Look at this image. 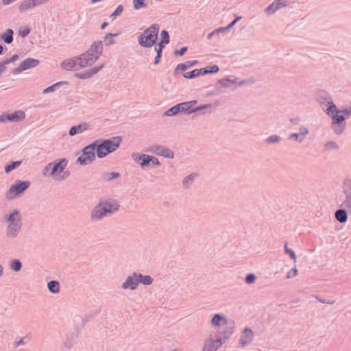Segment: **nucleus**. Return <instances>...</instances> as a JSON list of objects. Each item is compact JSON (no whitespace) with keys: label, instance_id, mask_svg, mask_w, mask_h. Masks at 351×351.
I'll return each mask as SVG.
<instances>
[{"label":"nucleus","instance_id":"f257e3e1","mask_svg":"<svg viewBox=\"0 0 351 351\" xmlns=\"http://www.w3.org/2000/svg\"><path fill=\"white\" fill-rule=\"evenodd\" d=\"M326 112L332 119L333 130L335 133L341 134L345 129V124H341L346 118L351 115V107L343 110H337L336 106L330 104L329 107L326 110Z\"/></svg>","mask_w":351,"mask_h":351},{"label":"nucleus","instance_id":"f03ea898","mask_svg":"<svg viewBox=\"0 0 351 351\" xmlns=\"http://www.w3.org/2000/svg\"><path fill=\"white\" fill-rule=\"evenodd\" d=\"M67 165L66 160H62L58 162L49 163L43 170L45 176H52L56 180H62L69 176V172L65 171Z\"/></svg>","mask_w":351,"mask_h":351},{"label":"nucleus","instance_id":"7ed1b4c3","mask_svg":"<svg viewBox=\"0 0 351 351\" xmlns=\"http://www.w3.org/2000/svg\"><path fill=\"white\" fill-rule=\"evenodd\" d=\"M119 208V204L114 200L100 202L92 210L91 219L93 220L101 219L106 215L117 211Z\"/></svg>","mask_w":351,"mask_h":351},{"label":"nucleus","instance_id":"20e7f679","mask_svg":"<svg viewBox=\"0 0 351 351\" xmlns=\"http://www.w3.org/2000/svg\"><path fill=\"white\" fill-rule=\"evenodd\" d=\"M121 138L114 137L110 140H105L96 145V154L99 158H103L109 153L115 151L119 146Z\"/></svg>","mask_w":351,"mask_h":351},{"label":"nucleus","instance_id":"39448f33","mask_svg":"<svg viewBox=\"0 0 351 351\" xmlns=\"http://www.w3.org/2000/svg\"><path fill=\"white\" fill-rule=\"evenodd\" d=\"M159 26L153 25L145 29L143 35L139 38V44L145 47H152L158 38Z\"/></svg>","mask_w":351,"mask_h":351},{"label":"nucleus","instance_id":"423d86ee","mask_svg":"<svg viewBox=\"0 0 351 351\" xmlns=\"http://www.w3.org/2000/svg\"><path fill=\"white\" fill-rule=\"evenodd\" d=\"M96 144L86 146L83 149L82 154L78 158L77 161L83 165L90 163L95 158Z\"/></svg>","mask_w":351,"mask_h":351},{"label":"nucleus","instance_id":"0eeeda50","mask_svg":"<svg viewBox=\"0 0 351 351\" xmlns=\"http://www.w3.org/2000/svg\"><path fill=\"white\" fill-rule=\"evenodd\" d=\"M29 186L28 182L16 181L10 189L8 192L7 197L9 199L13 198L27 189Z\"/></svg>","mask_w":351,"mask_h":351},{"label":"nucleus","instance_id":"6e6552de","mask_svg":"<svg viewBox=\"0 0 351 351\" xmlns=\"http://www.w3.org/2000/svg\"><path fill=\"white\" fill-rule=\"evenodd\" d=\"M221 339L210 335L204 342L202 351H217L221 346Z\"/></svg>","mask_w":351,"mask_h":351},{"label":"nucleus","instance_id":"1a4fd4ad","mask_svg":"<svg viewBox=\"0 0 351 351\" xmlns=\"http://www.w3.org/2000/svg\"><path fill=\"white\" fill-rule=\"evenodd\" d=\"M8 228L12 234L16 232L21 227L20 217L17 210L13 211L8 218Z\"/></svg>","mask_w":351,"mask_h":351},{"label":"nucleus","instance_id":"9d476101","mask_svg":"<svg viewBox=\"0 0 351 351\" xmlns=\"http://www.w3.org/2000/svg\"><path fill=\"white\" fill-rule=\"evenodd\" d=\"M77 65L79 69L92 65L96 60L95 58H93L89 53H85L77 57Z\"/></svg>","mask_w":351,"mask_h":351},{"label":"nucleus","instance_id":"9b49d317","mask_svg":"<svg viewBox=\"0 0 351 351\" xmlns=\"http://www.w3.org/2000/svg\"><path fill=\"white\" fill-rule=\"evenodd\" d=\"M103 45L101 41L95 42L90 47L89 50L86 52L89 53L93 58H95L97 60L102 53Z\"/></svg>","mask_w":351,"mask_h":351},{"label":"nucleus","instance_id":"f8f14e48","mask_svg":"<svg viewBox=\"0 0 351 351\" xmlns=\"http://www.w3.org/2000/svg\"><path fill=\"white\" fill-rule=\"evenodd\" d=\"M39 64V61L34 58H27L23 60L20 66L16 69L17 72H21L27 69L36 67Z\"/></svg>","mask_w":351,"mask_h":351},{"label":"nucleus","instance_id":"ddd939ff","mask_svg":"<svg viewBox=\"0 0 351 351\" xmlns=\"http://www.w3.org/2000/svg\"><path fill=\"white\" fill-rule=\"evenodd\" d=\"M197 103V101L193 100L188 102H183L179 104L180 111L185 112L187 113H191L199 110L204 108L206 106H199L196 108H192V107Z\"/></svg>","mask_w":351,"mask_h":351},{"label":"nucleus","instance_id":"4468645a","mask_svg":"<svg viewBox=\"0 0 351 351\" xmlns=\"http://www.w3.org/2000/svg\"><path fill=\"white\" fill-rule=\"evenodd\" d=\"M139 283V278L138 274H134L132 276H128L125 282L123 284L122 287L125 289H135Z\"/></svg>","mask_w":351,"mask_h":351},{"label":"nucleus","instance_id":"2eb2a0df","mask_svg":"<svg viewBox=\"0 0 351 351\" xmlns=\"http://www.w3.org/2000/svg\"><path fill=\"white\" fill-rule=\"evenodd\" d=\"M61 67L63 69L71 71V70H79V66L77 65V60L76 58H69L64 60L61 63Z\"/></svg>","mask_w":351,"mask_h":351},{"label":"nucleus","instance_id":"dca6fc26","mask_svg":"<svg viewBox=\"0 0 351 351\" xmlns=\"http://www.w3.org/2000/svg\"><path fill=\"white\" fill-rule=\"evenodd\" d=\"M211 324L213 326L221 328L225 326L227 324V319L225 317L217 314L213 317L211 320Z\"/></svg>","mask_w":351,"mask_h":351},{"label":"nucleus","instance_id":"f3484780","mask_svg":"<svg viewBox=\"0 0 351 351\" xmlns=\"http://www.w3.org/2000/svg\"><path fill=\"white\" fill-rule=\"evenodd\" d=\"M286 3L281 2L280 0L274 1L270 5H269L265 11L268 14H271L280 8L285 7Z\"/></svg>","mask_w":351,"mask_h":351},{"label":"nucleus","instance_id":"a211bd4d","mask_svg":"<svg viewBox=\"0 0 351 351\" xmlns=\"http://www.w3.org/2000/svg\"><path fill=\"white\" fill-rule=\"evenodd\" d=\"M253 339V333L250 329L246 328L243 331L241 337V343L243 346H245L250 343Z\"/></svg>","mask_w":351,"mask_h":351},{"label":"nucleus","instance_id":"6ab92c4d","mask_svg":"<svg viewBox=\"0 0 351 351\" xmlns=\"http://www.w3.org/2000/svg\"><path fill=\"white\" fill-rule=\"evenodd\" d=\"M25 117V114L23 111H16L12 114H8L9 121H19L23 120Z\"/></svg>","mask_w":351,"mask_h":351},{"label":"nucleus","instance_id":"aec40b11","mask_svg":"<svg viewBox=\"0 0 351 351\" xmlns=\"http://www.w3.org/2000/svg\"><path fill=\"white\" fill-rule=\"evenodd\" d=\"M101 66L95 67V68L90 69L88 71H86L84 73H77V74H76V77L78 78H80V79L89 78V77H92L93 75H95V73H97L101 69Z\"/></svg>","mask_w":351,"mask_h":351},{"label":"nucleus","instance_id":"412c9836","mask_svg":"<svg viewBox=\"0 0 351 351\" xmlns=\"http://www.w3.org/2000/svg\"><path fill=\"white\" fill-rule=\"evenodd\" d=\"M36 6L34 0H24L21 3L19 6V10L21 12H25L28 9L32 8Z\"/></svg>","mask_w":351,"mask_h":351},{"label":"nucleus","instance_id":"4be33fe9","mask_svg":"<svg viewBox=\"0 0 351 351\" xmlns=\"http://www.w3.org/2000/svg\"><path fill=\"white\" fill-rule=\"evenodd\" d=\"M139 160H142V162H141V166H145L148 165L150 162H152L153 164L158 165L159 162L157 158L149 156L147 155H143L139 158Z\"/></svg>","mask_w":351,"mask_h":351},{"label":"nucleus","instance_id":"5701e85b","mask_svg":"<svg viewBox=\"0 0 351 351\" xmlns=\"http://www.w3.org/2000/svg\"><path fill=\"white\" fill-rule=\"evenodd\" d=\"M205 75V71L200 69H195L191 72H187L184 74V77L186 79H192L197 76L204 75Z\"/></svg>","mask_w":351,"mask_h":351},{"label":"nucleus","instance_id":"b1692460","mask_svg":"<svg viewBox=\"0 0 351 351\" xmlns=\"http://www.w3.org/2000/svg\"><path fill=\"white\" fill-rule=\"evenodd\" d=\"M87 129L86 124H80L77 126L72 127L69 130V134L73 136L76 134L82 133Z\"/></svg>","mask_w":351,"mask_h":351},{"label":"nucleus","instance_id":"393cba45","mask_svg":"<svg viewBox=\"0 0 351 351\" xmlns=\"http://www.w3.org/2000/svg\"><path fill=\"white\" fill-rule=\"evenodd\" d=\"M336 219L341 223L346 222L347 220V214L344 210H338L335 213Z\"/></svg>","mask_w":351,"mask_h":351},{"label":"nucleus","instance_id":"a878e982","mask_svg":"<svg viewBox=\"0 0 351 351\" xmlns=\"http://www.w3.org/2000/svg\"><path fill=\"white\" fill-rule=\"evenodd\" d=\"M13 31L12 29H8L3 35L1 38L6 43H10L13 40Z\"/></svg>","mask_w":351,"mask_h":351},{"label":"nucleus","instance_id":"bb28decb","mask_svg":"<svg viewBox=\"0 0 351 351\" xmlns=\"http://www.w3.org/2000/svg\"><path fill=\"white\" fill-rule=\"evenodd\" d=\"M48 289L52 293H58L60 290V285L57 281H50L47 285Z\"/></svg>","mask_w":351,"mask_h":351},{"label":"nucleus","instance_id":"cd10ccee","mask_svg":"<svg viewBox=\"0 0 351 351\" xmlns=\"http://www.w3.org/2000/svg\"><path fill=\"white\" fill-rule=\"evenodd\" d=\"M138 278H139V282H141L143 285H149L152 284L153 280L149 276H143L141 274H138Z\"/></svg>","mask_w":351,"mask_h":351},{"label":"nucleus","instance_id":"c85d7f7f","mask_svg":"<svg viewBox=\"0 0 351 351\" xmlns=\"http://www.w3.org/2000/svg\"><path fill=\"white\" fill-rule=\"evenodd\" d=\"M179 112H180V106L179 104H177L171 108L170 109H169L168 110H167L165 112V114L167 116H173L178 114Z\"/></svg>","mask_w":351,"mask_h":351},{"label":"nucleus","instance_id":"c756f323","mask_svg":"<svg viewBox=\"0 0 351 351\" xmlns=\"http://www.w3.org/2000/svg\"><path fill=\"white\" fill-rule=\"evenodd\" d=\"M157 153L161 156H163L165 157H167V158H173V153L169 150V149H159L158 151L157 152Z\"/></svg>","mask_w":351,"mask_h":351},{"label":"nucleus","instance_id":"7c9ffc66","mask_svg":"<svg viewBox=\"0 0 351 351\" xmlns=\"http://www.w3.org/2000/svg\"><path fill=\"white\" fill-rule=\"evenodd\" d=\"M155 51L157 52V56L155 58L154 64H157L159 62L160 58L161 56V52L163 49L162 44H158L155 47Z\"/></svg>","mask_w":351,"mask_h":351},{"label":"nucleus","instance_id":"2f4dec72","mask_svg":"<svg viewBox=\"0 0 351 351\" xmlns=\"http://www.w3.org/2000/svg\"><path fill=\"white\" fill-rule=\"evenodd\" d=\"M117 35H118V34H108L104 38L105 44L106 45H112L114 43L113 37L117 36Z\"/></svg>","mask_w":351,"mask_h":351},{"label":"nucleus","instance_id":"473e14b6","mask_svg":"<svg viewBox=\"0 0 351 351\" xmlns=\"http://www.w3.org/2000/svg\"><path fill=\"white\" fill-rule=\"evenodd\" d=\"M343 206L351 213V191L347 195L346 199L343 202Z\"/></svg>","mask_w":351,"mask_h":351},{"label":"nucleus","instance_id":"72a5a7b5","mask_svg":"<svg viewBox=\"0 0 351 351\" xmlns=\"http://www.w3.org/2000/svg\"><path fill=\"white\" fill-rule=\"evenodd\" d=\"M161 38L162 41L159 44H162L164 47L165 44H167L169 42V36L168 32L165 30L162 31Z\"/></svg>","mask_w":351,"mask_h":351},{"label":"nucleus","instance_id":"f704fd0d","mask_svg":"<svg viewBox=\"0 0 351 351\" xmlns=\"http://www.w3.org/2000/svg\"><path fill=\"white\" fill-rule=\"evenodd\" d=\"M202 69H203L205 71V74L214 73H217L219 71V67L217 65H213L210 66H208L206 68H202Z\"/></svg>","mask_w":351,"mask_h":351},{"label":"nucleus","instance_id":"c9c22d12","mask_svg":"<svg viewBox=\"0 0 351 351\" xmlns=\"http://www.w3.org/2000/svg\"><path fill=\"white\" fill-rule=\"evenodd\" d=\"M20 164H21V162H19V161L12 162L11 164H10L5 167V172L8 173V172L11 171L12 170H13L15 168H16L17 167H19L20 165Z\"/></svg>","mask_w":351,"mask_h":351},{"label":"nucleus","instance_id":"e433bc0d","mask_svg":"<svg viewBox=\"0 0 351 351\" xmlns=\"http://www.w3.org/2000/svg\"><path fill=\"white\" fill-rule=\"evenodd\" d=\"M189 68L188 64H179L176 66L174 73L175 75L178 74L179 72L184 71Z\"/></svg>","mask_w":351,"mask_h":351},{"label":"nucleus","instance_id":"4c0bfd02","mask_svg":"<svg viewBox=\"0 0 351 351\" xmlns=\"http://www.w3.org/2000/svg\"><path fill=\"white\" fill-rule=\"evenodd\" d=\"M145 0H133L134 7L136 10H138L145 6Z\"/></svg>","mask_w":351,"mask_h":351},{"label":"nucleus","instance_id":"58836bf2","mask_svg":"<svg viewBox=\"0 0 351 351\" xmlns=\"http://www.w3.org/2000/svg\"><path fill=\"white\" fill-rule=\"evenodd\" d=\"M11 268L16 271H18L21 269V263L19 261H12V264H11Z\"/></svg>","mask_w":351,"mask_h":351},{"label":"nucleus","instance_id":"ea45409f","mask_svg":"<svg viewBox=\"0 0 351 351\" xmlns=\"http://www.w3.org/2000/svg\"><path fill=\"white\" fill-rule=\"evenodd\" d=\"M297 275H298V270L296 268H293L288 272V274L287 275V278H293V277L296 276Z\"/></svg>","mask_w":351,"mask_h":351},{"label":"nucleus","instance_id":"a19ab883","mask_svg":"<svg viewBox=\"0 0 351 351\" xmlns=\"http://www.w3.org/2000/svg\"><path fill=\"white\" fill-rule=\"evenodd\" d=\"M255 280V276L254 274H249L245 278V282L247 284L253 283Z\"/></svg>","mask_w":351,"mask_h":351},{"label":"nucleus","instance_id":"79ce46f5","mask_svg":"<svg viewBox=\"0 0 351 351\" xmlns=\"http://www.w3.org/2000/svg\"><path fill=\"white\" fill-rule=\"evenodd\" d=\"M187 48L186 47H182L180 50H176L175 51L176 55L182 56L184 54V53L186 51Z\"/></svg>","mask_w":351,"mask_h":351},{"label":"nucleus","instance_id":"37998d69","mask_svg":"<svg viewBox=\"0 0 351 351\" xmlns=\"http://www.w3.org/2000/svg\"><path fill=\"white\" fill-rule=\"evenodd\" d=\"M18 58H19V56L17 55H14L12 58H10V59L5 60L4 62H5V64H8L10 62L16 61V60H18Z\"/></svg>","mask_w":351,"mask_h":351},{"label":"nucleus","instance_id":"c03bdc74","mask_svg":"<svg viewBox=\"0 0 351 351\" xmlns=\"http://www.w3.org/2000/svg\"><path fill=\"white\" fill-rule=\"evenodd\" d=\"M279 137L278 136H271L267 139L268 143H274L278 141Z\"/></svg>","mask_w":351,"mask_h":351},{"label":"nucleus","instance_id":"a18cd8bd","mask_svg":"<svg viewBox=\"0 0 351 351\" xmlns=\"http://www.w3.org/2000/svg\"><path fill=\"white\" fill-rule=\"evenodd\" d=\"M286 253L289 254L292 259L294 260V261H296V256L294 252L291 250H287Z\"/></svg>","mask_w":351,"mask_h":351},{"label":"nucleus","instance_id":"49530a36","mask_svg":"<svg viewBox=\"0 0 351 351\" xmlns=\"http://www.w3.org/2000/svg\"><path fill=\"white\" fill-rule=\"evenodd\" d=\"M6 64H5V62H3L1 63H0V75L2 74V73H3L5 71V70L6 69Z\"/></svg>","mask_w":351,"mask_h":351},{"label":"nucleus","instance_id":"de8ad7c7","mask_svg":"<svg viewBox=\"0 0 351 351\" xmlns=\"http://www.w3.org/2000/svg\"><path fill=\"white\" fill-rule=\"evenodd\" d=\"M8 121V114H1L0 115V122H6Z\"/></svg>","mask_w":351,"mask_h":351},{"label":"nucleus","instance_id":"09e8293b","mask_svg":"<svg viewBox=\"0 0 351 351\" xmlns=\"http://www.w3.org/2000/svg\"><path fill=\"white\" fill-rule=\"evenodd\" d=\"M327 149H330L331 148L337 147V145L333 142H330L326 145Z\"/></svg>","mask_w":351,"mask_h":351},{"label":"nucleus","instance_id":"8fccbe9b","mask_svg":"<svg viewBox=\"0 0 351 351\" xmlns=\"http://www.w3.org/2000/svg\"><path fill=\"white\" fill-rule=\"evenodd\" d=\"M56 86V84L53 85V86H49L47 87V88H45L44 90H43V93H48L49 92H51L53 90V88L54 86Z\"/></svg>","mask_w":351,"mask_h":351},{"label":"nucleus","instance_id":"3c124183","mask_svg":"<svg viewBox=\"0 0 351 351\" xmlns=\"http://www.w3.org/2000/svg\"><path fill=\"white\" fill-rule=\"evenodd\" d=\"M48 0H34L36 5H40L43 3H45L46 1H47Z\"/></svg>","mask_w":351,"mask_h":351},{"label":"nucleus","instance_id":"603ef678","mask_svg":"<svg viewBox=\"0 0 351 351\" xmlns=\"http://www.w3.org/2000/svg\"><path fill=\"white\" fill-rule=\"evenodd\" d=\"M122 10H123L121 6H119L112 14L117 15L122 12Z\"/></svg>","mask_w":351,"mask_h":351},{"label":"nucleus","instance_id":"864d4df0","mask_svg":"<svg viewBox=\"0 0 351 351\" xmlns=\"http://www.w3.org/2000/svg\"><path fill=\"white\" fill-rule=\"evenodd\" d=\"M308 133L307 129L303 128L300 129V135L305 136Z\"/></svg>","mask_w":351,"mask_h":351},{"label":"nucleus","instance_id":"5fc2aeb1","mask_svg":"<svg viewBox=\"0 0 351 351\" xmlns=\"http://www.w3.org/2000/svg\"><path fill=\"white\" fill-rule=\"evenodd\" d=\"M195 175H190L184 181V184H186L188 183V182L190 180H192L193 178H194Z\"/></svg>","mask_w":351,"mask_h":351},{"label":"nucleus","instance_id":"6e6d98bb","mask_svg":"<svg viewBox=\"0 0 351 351\" xmlns=\"http://www.w3.org/2000/svg\"><path fill=\"white\" fill-rule=\"evenodd\" d=\"M196 63H197V60H193V61L188 62L187 64L189 68V67L194 66Z\"/></svg>","mask_w":351,"mask_h":351},{"label":"nucleus","instance_id":"4d7b16f0","mask_svg":"<svg viewBox=\"0 0 351 351\" xmlns=\"http://www.w3.org/2000/svg\"><path fill=\"white\" fill-rule=\"evenodd\" d=\"M226 30H228V29H226V27H220L219 29H217L215 30V32H224Z\"/></svg>","mask_w":351,"mask_h":351},{"label":"nucleus","instance_id":"13d9d810","mask_svg":"<svg viewBox=\"0 0 351 351\" xmlns=\"http://www.w3.org/2000/svg\"><path fill=\"white\" fill-rule=\"evenodd\" d=\"M236 23V21H232L231 23H230L227 27L226 29H231Z\"/></svg>","mask_w":351,"mask_h":351},{"label":"nucleus","instance_id":"bf43d9fd","mask_svg":"<svg viewBox=\"0 0 351 351\" xmlns=\"http://www.w3.org/2000/svg\"><path fill=\"white\" fill-rule=\"evenodd\" d=\"M299 134H293L290 136V138H294L295 140H298Z\"/></svg>","mask_w":351,"mask_h":351},{"label":"nucleus","instance_id":"052dcab7","mask_svg":"<svg viewBox=\"0 0 351 351\" xmlns=\"http://www.w3.org/2000/svg\"><path fill=\"white\" fill-rule=\"evenodd\" d=\"M108 25V23L106 22H104L101 26V29H104L106 26Z\"/></svg>","mask_w":351,"mask_h":351},{"label":"nucleus","instance_id":"680f3d73","mask_svg":"<svg viewBox=\"0 0 351 351\" xmlns=\"http://www.w3.org/2000/svg\"><path fill=\"white\" fill-rule=\"evenodd\" d=\"M216 32L213 31L212 32H210L208 35V38H210L211 36L215 33Z\"/></svg>","mask_w":351,"mask_h":351},{"label":"nucleus","instance_id":"e2e57ef3","mask_svg":"<svg viewBox=\"0 0 351 351\" xmlns=\"http://www.w3.org/2000/svg\"><path fill=\"white\" fill-rule=\"evenodd\" d=\"M23 339H21L19 341L16 342V346H18L21 343H23Z\"/></svg>","mask_w":351,"mask_h":351},{"label":"nucleus","instance_id":"0e129e2a","mask_svg":"<svg viewBox=\"0 0 351 351\" xmlns=\"http://www.w3.org/2000/svg\"><path fill=\"white\" fill-rule=\"evenodd\" d=\"M241 19V16H237V18H236L233 21H236V23H237V21H239Z\"/></svg>","mask_w":351,"mask_h":351},{"label":"nucleus","instance_id":"69168bd1","mask_svg":"<svg viewBox=\"0 0 351 351\" xmlns=\"http://www.w3.org/2000/svg\"><path fill=\"white\" fill-rule=\"evenodd\" d=\"M3 51V47L1 45H0V54L2 53Z\"/></svg>","mask_w":351,"mask_h":351},{"label":"nucleus","instance_id":"338daca9","mask_svg":"<svg viewBox=\"0 0 351 351\" xmlns=\"http://www.w3.org/2000/svg\"><path fill=\"white\" fill-rule=\"evenodd\" d=\"M285 252H287V250H289V249L287 247V244H285Z\"/></svg>","mask_w":351,"mask_h":351},{"label":"nucleus","instance_id":"774afa93","mask_svg":"<svg viewBox=\"0 0 351 351\" xmlns=\"http://www.w3.org/2000/svg\"><path fill=\"white\" fill-rule=\"evenodd\" d=\"M27 34H28V32L25 34H23V36H25Z\"/></svg>","mask_w":351,"mask_h":351}]
</instances>
